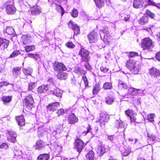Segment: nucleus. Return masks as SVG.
I'll return each mask as SVG.
<instances>
[{"instance_id": "obj_45", "label": "nucleus", "mask_w": 160, "mask_h": 160, "mask_svg": "<svg viewBox=\"0 0 160 160\" xmlns=\"http://www.w3.org/2000/svg\"><path fill=\"white\" fill-rule=\"evenodd\" d=\"M112 87L111 83L108 82H105L103 85V88L105 89H111Z\"/></svg>"}, {"instance_id": "obj_20", "label": "nucleus", "mask_w": 160, "mask_h": 160, "mask_svg": "<svg viewBox=\"0 0 160 160\" xmlns=\"http://www.w3.org/2000/svg\"><path fill=\"white\" fill-rule=\"evenodd\" d=\"M31 12L32 14L33 15L39 14L41 12V8L38 6H34L31 8Z\"/></svg>"}, {"instance_id": "obj_58", "label": "nucleus", "mask_w": 160, "mask_h": 160, "mask_svg": "<svg viewBox=\"0 0 160 160\" xmlns=\"http://www.w3.org/2000/svg\"><path fill=\"white\" fill-rule=\"evenodd\" d=\"M137 115L132 116L130 117L131 122H135L137 118L136 116Z\"/></svg>"}, {"instance_id": "obj_3", "label": "nucleus", "mask_w": 160, "mask_h": 160, "mask_svg": "<svg viewBox=\"0 0 160 160\" xmlns=\"http://www.w3.org/2000/svg\"><path fill=\"white\" fill-rule=\"evenodd\" d=\"M79 54L82 57L81 60L83 62H88L90 60L89 53L88 51L84 48H82L79 52Z\"/></svg>"}, {"instance_id": "obj_44", "label": "nucleus", "mask_w": 160, "mask_h": 160, "mask_svg": "<svg viewBox=\"0 0 160 160\" xmlns=\"http://www.w3.org/2000/svg\"><path fill=\"white\" fill-rule=\"evenodd\" d=\"M36 86V83L33 82H30L28 85V89L29 90L33 89Z\"/></svg>"}, {"instance_id": "obj_15", "label": "nucleus", "mask_w": 160, "mask_h": 160, "mask_svg": "<svg viewBox=\"0 0 160 160\" xmlns=\"http://www.w3.org/2000/svg\"><path fill=\"white\" fill-rule=\"evenodd\" d=\"M68 120L69 124H73L78 122V118L75 114H72L68 118Z\"/></svg>"}, {"instance_id": "obj_51", "label": "nucleus", "mask_w": 160, "mask_h": 160, "mask_svg": "<svg viewBox=\"0 0 160 160\" xmlns=\"http://www.w3.org/2000/svg\"><path fill=\"white\" fill-rule=\"evenodd\" d=\"M71 15L74 18L76 17L78 15L77 10L76 9H73L72 11Z\"/></svg>"}, {"instance_id": "obj_13", "label": "nucleus", "mask_w": 160, "mask_h": 160, "mask_svg": "<svg viewBox=\"0 0 160 160\" xmlns=\"http://www.w3.org/2000/svg\"><path fill=\"white\" fill-rule=\"evenodd\" d=\"M8 141L14 142L16 140V137L17 136L15 132L13 131L8 132Z\"/></svg>"}, {"instance_id": "obj_31", "label": "nucleus", "mask_w": 160, "mask_h": 160, "mask_svg": "<svg viewBox=\"0 0 160 160\" xmlns=\"http://www.w3.org/2000/svg\"><path fill=\"white\" fill-rule=\"evenodd\" d=\"M94 154L93 152L91 150L86 155V157L89 160H96L94 158Z\"/></svg>"}, {"instance_id": "obj_41", "label": "nucleus", "mask_w": 160, "mask_h": 160, "mask_svg": "<svg viewBox=\"0 0 160 160\" xmlns=\"http://www.w3.org/2000/svg\"><path fill=\"white\" fill-rule=\"evenodd\" d=\"M53 93L58 97H61L62 96V92L59 89L57 88L54 91Z\"/></svg>"}, {"instance_id": "obj_18", "label": "nucleus", "mask_w": 160, "mask_h": 160, "mask_svg": "<svg viewBox=\"0 0 160 160\" xmlns=\"http://www.w3.org/2000/svg\"><path fill=\"white\" fill-rule=\"evenodd\" d=\"M48 89V85H42L39 87L37 89V92L39 94L45 93Z\"/></svg>"}, {"instance_id": "obj_22", "label": "nucleus", "mask_w": 160, "mask_h": 160, "mask_svg": "<svg viewBox=\"0 0 160 160\" xmlns=\"http://www.w3.org/2000/svg\"><path fill=\"white\" fill-rule=\"evenodd\" d=\"M16 119L19 125L22 126L25 125V119L23 115L17 117Z\"/></svg>"}, {"instance_id": "obj_36", "label": "nucleus", "mask_w": 160, "mask_h": 160, "mask_svg": "<svg viewBox=\"0 0 160 160\" xmlns=\"http://www.w3.org/2000/svg\"><path fill=\"white\" fill-rule=\"evenodd\" d=\"M100 86L99 84H97L94 86L92 90V93L94 95L97 94L99 91L100 90Z\"/></svg>"}, {"instance_id": "obj_48", "label": "nucleus", "mask_w": 160, "mask_h": 160, "mask_svg": "<svg viewBox=\"0 0 160 160\" xmlns=\"http://www.w3.org/2000/svg\"><path fill=\"white\" fill-rule=\"evenodd\" d=\"M14 150L15 152V156H21L22 154V152L21 150L16 149L14 147Z\"/></svg>"}, {"instance_id": "obj_49", "label": "nucleus", "mask_w": 160, "mask_h": 160, "mask_svg": "<svg viewBox=\"0 0 160 160\" xmlns=\"http://www.w3.org/2000/svg\"><path fill=\"white\" fill-rule=\"evenodd\" d=\"M154 114L153 113H151L149 114L148 116L147 119L151 122H153L154 121Z\"/></svg>"}, {"instance_id": "obj_54", "label": "nucleus", "mask_w": 160, "mask_h": 160, "mask_svg": "<svg viewBox=\"0 0 160 160\" xmlns=\"http://www.w3.org/2000/svg\"><path fill=\"white\" fill-rule=\"evenodd\" d=\"M138 54L137 53L134 52H131L128 54V56L131 58L138 56Z\"/></svg>"}, {"instance_id": "obj_10", "label": "nucleus", "mask_w": 160, "mask_h": 160, "mask_svg": "<svg viewBox=\"0 0 160 160\" xmlns=\"http://www.w3.org/2000/svg\"><path fill=\"white\" fill-rule=\"evenodd\" d=\"M23 101L26 105L29 107L32 106L34 103L33 99L31 95L27 96Z\"/></svg>"}, {"instance_id": "obj_17", "label": "nucleus", "mask_w": 160, "mask_h": 160, "mask_svg": "<svg viewBox=\"0 0 160 160\" xmlns=\"http://www.w3.org/2000/svg\"><path fill=\"white\" fill-rule=\"evenodd\" d=\"M9 43V41L4 39L0 38V47L1 49H4L7 48Z\"/></svg>"}, {"instance_id": "obj_55", "label": "nucleus", "mask_w": 160, "mask_h": 160, "mask_svg": "<svg viewBox=\"0 0 160 160\" xmlns=\"http://www.w3.org/2000/svg\"><path fill=\"white\" fill-rule=\"evenodd\" d=\"M91 126L89 124L88 125V126L87 128V131L86 132L85 131H81V133H85V135H86L89 132H90V130H91Z\"/></svg>"}, {"instance_id": "obj_4", "label": "nucleus", "mask_w": 160, "mask_h": 160, "mask_svg": "<svg viewBox=\"0 0 160 160\" xmlns=\"http://www.w3.org/2000/svg\"><path fill=\"white\" fill-rule=\"evenodd\" d=\"M53 68L54 70L58 73L66 71L67 69L66 67L63 64L56 62L53 64Z\"/></svg>"}, {"instance_id": "obj_11", "label": "nucleus", "mask_w": 160, "mask_h": 160, "mask_svg": "<svg viewBox=\"0 0 160 160\" xmlns=\"http://www.w3.org/2000/svg\"><path fill=\"white\" fill-rule=\"evenodd\" d=\"M59 106V103L58 102L51 103L49 104L47 107V108L50 111L54 112L56 110L58 106Z\"/></svg>"}, {"instance_id": "obj_61", "label": "nucleus", "mask_w": 160, "mask_h": 160, "mask_svg": "<svg viewBox=\"0 0 160 160\" xmlns=\"http://www.w3.org/2000/svg\"><path fill=\"white\" fill-rule=\"evenodd\" d=\"M63 113H64V110L63 109H59L57 112V113L58 115V116L62 114Z\"/></svg>"}, {"instance_id": "obj_38", "label": "nucleus", "mask_w": 160, "mask_h": 160, "mask_svg": "<svg viewBox=\"0 0 160 160\" xmlns=\"http://www.w3.org/2000/svg\"><path fill=\"white\" fill-rule=\"evenodd\" d=\"M95 2L97 7L100 8L104 5L103 0H95Z\"/></svg>"}, {"instance_id": "obj_27", "label": "nucleus", "mask_w": 160, "mask_h": 160, "mask_svg": "<svg viewBox=\"0 0 160 160\" xmlns=\"http://www.w3.org/2000/svg\"><path fill=\"white\" fill-rule=\"evenodd\" d=\"M74 72L78 75L84 74L86 72L83 69L78 67H76L74 68Z\"/></svg>"}, {"instance_id": "obj_7", "label": "nucleus", "mask_w": 160, "mask_h": 160, "mask_svg": "<svg viewBox=\"0 0 160 160\" xmlns=\"http://www.w3.org/2000/svg\"><path fill=\"white\" fill-rule=\"evenodd\" d=\"M98 35L96 32L92 31L88 35V38L90 43L95 42L98 40Z\"/></svg>"}, {"instance_id": "obj_60", "label": "nucleus", "mask_w": 160, "mask_h": 160, "mask_svg": "<svg viewBox=\"0 0 160 160\" xmlns=\"http://www.w3.org/2000/svg\"><path fill=\"white\" fill-rule=\"evenodd\" d=\"M148 137L149 140H151L152 142H154L156 139V137L155 136L153 135H151V136L148 135Z\"/></svg>"}, {"instance_id": "obj_56", "label": "nucleus", "mask_w": 160, "mask_h": 160, "mask_svg": "<svg viewBox=\"0 0 160 160\" xmlns=\"http://www.w3.org/2000/svg\"><path fill=\"white\" fill-rule=\"evenodd\" d=\"M82 79L84 82L85 86L87 87L88 86V82L86 77V76H83L82 78Z\"/></svg>"}, {"instance_id": "obj_37", "label": "nucleus", "mask_w": 160, "mask_h": 160, "mask_svg": "<svg viewBox=\"0 0 160 160\" xmlns=\"http://www.w3.org/2000/svg\"><path fill=\"white\" fill-rule=\"evenodd\" d=\"M22 71L26 75H29L31 76V74L32 72V68H29L27 69L23 68Z\"/></svg>"}, {"instance_id": "obj_21", "label": "nucleus", "mask_w": 160, "mask_h": 160, "mask_svg": "<svg viewBox=\"0 0 160 160\" xmlns=\"http://www.w3.org/2000/svg\"><path fill=\"white\" fill-rule=\"evenodd\" d=\"M6 11L8 14H13L16 11V9L12 5H7L6 8Z\"/></svg>"}, {"instance_id": "obj_46", "label": "nucleus", "mask_w": 160, "mask_h": 160, "mask_svg": "<svg viewBox=\"0 0 160 160\" xmlns=\"http://www.w3.org/2000/svg\"><path fill=\"white\" fill-rule=\"evenodd\" d=\"M54 152L57 155V153H59L61 152L62 150L61 147L58 145L55 146L54 148Z\"/></svg>"}, {"instance_id": "obj_14", "label": "nucleus", "mask_w": 160, "mask_h": 160, "mask_svg": "<svg viewBox=\"0 0 160 160\" xmlns=\"http://www.w3.org/2000/svg\"><path fill=\"white\" fill-rule=\"evenodd\" d=\"M22 42L24 44H29L32 42V38L29 35H24L22 37Z\"/></svg>"}, {"instance_id": "obj_52", "label": "nucleus", "mask_w": 160, "mask_h": 160, "mask_svg": "<svg viewBox=\"0 0 160 160\" xmlns=\"http://www.w3.org/2000/svg\"><path fill=\"white\" fill-rule=\"evenodd\" d=\"M8 148V146L7 143H0V148L7 149Z\"/></svg>"}, {"instance_id": "obj_16", "label": "nucleus", "mask_w": 160, "mask_h": 160, "mask_svg": "<svg viewBox=\"0 0 160 160\" xmlns=\"http://www.w3.org/2000/svg\"><path fill=\"white\" fill-rule=\"evenodd\" d=\"M45 146V144L43 141L38 140L36 142L35 147L36 149L40 150L44 148Z\"/></svg>"}, {"instance_id": "obj_40", "label": "nucleus", "mask_w": 160, "mask_h": 160, "mask_svg": "<svg viewBox=\"0 0 160 160\" xmlns=\"http://www.w3.org/2000/svg\"><path fill=\"white\" fill-rule=\"evenodd\" d=\"M6 33L9 35H12L14 32V31L13 28L11 26L8 27L6 30Z\"/></svg>"}, {"instance_id": "obj_6", "label": "nucleus", "mask_w": 160, "mask_h": 160, "mask_svg": "<svg viewBox=\"0 0 160 160\" xmlns=\"http://www.w3.org/2000/svg\"><path fill=\"white\" fill-rule=\"evenodd\" d=\"M69 28H72L74 31V35H76L80 33V29L79 27L72 21H70L68 23Z\"/></svg>"}, {"instance_id": "obj_32", "label": "nucleus", "mask_w": 160, "mask_h": 160, "mask_svg": "<svg viewBox=\"0 0 160 160\" xmlns=\"http://www.w3.org/2000/svg\"><path fill=\"white\" fill-rule=\"evenodd\" d=\"M49 158L48 154H43L39 155L38 157V160H48Z\"/></svg>"}, {"instance_id": "obj_34", "label": "nucleus", "mask_w": 160, "mask_h": 160, "mask_svg": "<svg viewBox=\"0 0 160 160\" xmlns=\"http://www.w3.org/2000/svg\"><path fill=\"white\" fill-rule=\"evenodd\" d=\"M18 2L21 7L23 9H25L28 5L27 0H19Z\"/></svg>"}, {"instance_id": "obj_1", "label": "nucleus", "mask_w": 160, "mask_h": 160, "mask_svg": "<svg viewBox=\"0 0 160 160\" xmlns=\"http://www.w3.org/2000/svg\"><path fill=\"white\" fill-rule=\"evenodd\" d=\"M126 67L134 74L138 73L142 68L140 63L137 64L133 60H129L126 64Z\"/></svg>"}, {"instance_id": "obj_8", "label": "nucleus", "mask_w": 160, "mask_h": 160, "mask_svg": "<svg viewBox=\"0 0 160 160\" xmlns=\"http://www.w3.org/2000/svg\"><path fill=\"white\" fill-rule=\"evenodd\" d=\"M149 74L152 77L157 78L160 75V71L157 68L153 67L149 69Z\"/></svg>"}, {"instance_id": "obj_42", "label": "nucleus", "mask_w": 160, "mask_h": 160, "mask_svg": "<svg viewBox=\"0 0 160 160\" xmlns=\"http://www.w3.org/2000/svg\"><path fill=\"white\" fill-rule=\"evenodd\" d=\"M24 48L27 52H29L34 51L35 49L34 46H26Z\"/></svg>"}, {"instance_id": "obj_63", "label": "nucleus", "mask_w": 160, "mask_h": 160, "mask_svg": "<svg viewBox=\"0 0 160 160\" xmlns=\"http://www.w3.org/2000/svg\"><path fill=\"white\" fill-rule=\"evenodd\" d=\"M155 58L157 60L160 61V52H159L156 54Z\"/></svg>"}, {"instance_id": "obj_5", "label": "nucleus", "mask_w": 160, "mask_h": 160, "mask_svg": "<svg viewBox=\"0 0 160 160\" xmlns=\"http://www.w3.org/2000/svg\"><path fill=\"white\" fill-rule=\"evenodd\" d=\"M75 146L77 151L80 153L83 149L84 143L82 140L79 139H77L75 141Z\"/></svg>"}, {"instance_id": "obj_62", "label": "nucleus", "mask_w": 160, "mask_h": 160, "mask_svg": "<svg viewBox=\"0 0 160 160\" xmlns=\"http://www.w3.org/2000/svg\"><path fill=\"white\" fill-rule=\"evenodd\" d=\"M100 70L101 71L103 72L104 73L107 72L108 69L105 67H100Z\"/></svg>"}, {"instance_id": "obj_64", "label": "nucleus", "mask_w": 160, "mask_h": 160, "mask_svg": "<svg viewBox=\"0 0 160 160\" xmlns=\"http://www.w3.org/2000/svg\"><path fill=\"white\" fill-rule=\"evenodd\" d=\"M84 66L86 69H87V70H89L91 69V66H90V64L88 63H86L85 64Z\"/></svg>"}, {"instance_id": "obj_35", "label": "nucleus", "mask_w": 160, "mask_h": 160, "mask_svg": "<svg viewBox=\"0 0 160 160\" xmlns=\"http://www.w3.org/2000/svg\"><path fill=\"white\" fill-rule=\"evenodd\" d=\"M114 101V98L112 96L109 95L105 98V102L108 104L112 103Z\"/></svg>"}, {"instance_id": "obj_39", "label": "nucleus", "mask_w": 160, "mask_h": 160, "mask_svg": "<svg viewBox=\"0 0 160 160\" xmlns=\"http://www.w3.org/2000/svg\"><path fill=\"white\" fill-rule=\"evenodd\" d=\"M125 113L126 115H127L129 117L132 116L137 115V114L136 113L134 112L133 111L131 110H126L125 111Z\"/></svg>"}, {"instance_id": "obj_2", "label": "nucleus", "mask_w": 160, "mask_h": 160, "mask_svg": "<svg viewBox=\"0 0 160 160\" xmlns=\"http://www.w3.org/2000/svg\"><path fill=\"white\" fill-rule=\"evenodd\" d=\"M154 46V42L148 38H145L142 40L141 47L144 49H150Z\"/></svg>"}, {"instance_id": "obj_23", "label": "nucleus", "mask_w": 160, "mask_h": 160, "mask_svg": "<svg viewBox=\"0 0 160 160\" xmlns=\"http://www.w3.org/2000/svg\"><path fill=\"white\" fill-rule=\"evenodd\" d=\"M101 118L100 119V122H101V124L103 123V124H104V122H107L109 119V117L108 115H106L104 113H102L100 114Z\"/></svg>"}, {"instance_id": "obj_29", "label": "nucleus", "mask_w": 160, "mask_h": 160, "mask_svg": "<svg viewBox=\"0 0 160 160\" xmlns=\"http://www.w3.org/2000/svg\"><path fill=\"white\" fill-rule=\"evenodd\" d=\"M58 79H66L67 77V74L66 72H60L57 75Z\"/></svg>"}, {"instance_id": "obj_9", "label": "nucleus", "mask_w": 160, "mask_h": 160, "mask_svg": "<svg viewBox=\"0 0 160 160\" xmlns=\"http://www.w3.org/2000/svg\"><path fill=\"white\" fill-rule=\"evenodd\" d=\"M117 128L118 132H124L127 125L121 121L117 120Z\"/></svg>"}, {"instance_id": "obj_50", "label": "nucleus", "mask_w": 160, "mask_h": 160, "mask_svg": "<svg viewBox=\"0 0 160 160\" xmlns=\"http://www.w3.org/2000/svg\"><path fill=\"white\" fill-rule=\"evenodd\" d=\"M146 13L147 15L148 16L152 18H153L155 16V14L154 13L151 12L149 10H147L146 12Z\"/></svg>"}, {"instance_id": "obj_26", "label": "nucleus", "mask_w": 160, "mask_h": 160, "mask_svg": "<svg viewBox=\"0 0 160 160\" xmlns=\"http://www.w3.org/2000/svg\"><path fill=\"white\" fill-rule=\"evenodd\" d=\"M148 22V17L144 16L142 17L139 21V23L141 25L146 24Z\"/></svg>"}, {"instance_id": "obj_24", "label": "nucleus", "mask_w": 160, "mask_h": 160, "mask_svg": "<svg viewBox=\"0 0 160 160\" xmlns=\"http://www.w3.org/2000/svg\"><path fill=\"white\" fill-rule=\"evenodd\" d=\"M106 150L103 145H98L97 150V153L100 155H102Z\"/></svg>"}, {"instance_id": "obj_53", "label": "nucleus", "mask_w": 160, "mask_h": 160, "mask_svg": "<svg viewBox=\"0 0 160 160\" xmlns=\"http://www.w3.org/2000/svg\"><path fill=\"white\" fill-rule=\"evenodd\" d=\"M102 33H103L104 35L106 34H109L108 28L107 27V28H106L105 29L102 30L100 31V36L102 35Z\"/></svg>"}, {"instance_id": "obj_19", "label": "nucleus", "mask_w": 160, "mask_h": 160, "mask_svg": "<svg viewBox=\"0 0 160 160\" xmlns=\"http://www.w3.org/2000/svg\"><path fill=\"white\" fill-rule=\"evenodd\" d=\"M144 3L143 0H134L133 1V7L135 8L142 7Z\"/></svg>"}, {"instance_id": "obj_12", "label": "nucleus", "mask_w": 160, "mask_h": 160, "mask_svg": "<svg viewBox=\"0 0 160 160\" xmlns=\"http://www.w3.org/2000/svg\"><path fill=\"white\" fill-rule=\"evenodd\" d=\"M100 37L101 39H102L106 44H109V43L112 39L111 37L109 34L104 35L103 33H102V35L100 36Z\"/></svg>"}, {"instance_id": "obj_25", "label": "nucleus", "mask_w": 160, "mask_h": 160, "mask_svg": "<svg viewBox=\"0 0 160 160\" xmlns=\"http://www.w3.org/2000/svg\"><path fill=\"white\" fill-rule=\"evenodd\" d=\"M21 67H16L13 68L12 70L13 76L15 77H17L20 74Z\"/></svg>"}, {"instance_id": "obj_57", "label": "nucleus", "mask_w": 160, "mask_h": 160, "mask_svg": "<svg viewBox=\"0 0 160 160\" xmlns=\"http://www.w3.org/2000/svg\"><path fill=\"white\" fill-rule=\"evenodd\" d=\"M19 54H20V52L19 51H14L12 53L10 57H14L16 56H17Z\"/></svg>"}, {"instance_id": "obj_33", "label": "nucleus", "mask_w": 160, "mask_h": 160, "mask_svg": "<svg viewBox=\"0 0 160 160\" xmlns=\"http://www.w3.org/2000/svg\"><path fill=\"white\" fill-rule=\"evenodd\" d=\"M121 152L123 156H127L130 153V149L128 147H125L121 151Z\"/></svg>"}, {"instance_id": "obj_47", "label": "nucleus", "mask_w": 160, "mask_h": 160, "mask_svg": "<svg viewBox=\"0 0 160 160\" xmlns=\"http://www.w3.org/2000/svg\"><path fill=\"white\" fill-rule=\"evenodd\" d=\"M2 101L4 102H9L12 99V97L10 96H4L2 98Z\"/></svg>"}, {"instance_id": "obj_43", "label": "nucleus", "mask_w": 160, "mask_h": 160, "mask_svg": "<svg viewBox=\"0 0 160 160\" xmlns=\"http://www.w3.org/2000/svg\"><path fill=\"white\" fill-rule=\"evenodd\" d=\"M146 2H147L148 3V5H152L153 6H154L157 7H158V8L160 9V3H158L157 5L154 2L151 1V0H146L145 1Z\"/></svg>"}, {"instance_id": "obj_30", "label": "nucleus", "mask_w": 160, "mask_h": 160, "mask_svg": "<svg viewBox=\"0 0 160 160\" xmlns=\"http://www.w3.org/2000/svg\"><path fill=\"white\" fill-rule=\"evenodd\" d=\"M139 89H137L132 88H129L128 90V93L132 96L138 93Z\"/></svg>"}, {"instance_id": "obj_28", "label": "nucleus", "mask_w": 160, "mask_h": 160, "mask_svg": "<svg viewBox=\"0 0 160 160\" xmlns=\"http://www.w3.org/2000/svg\"><path fill=\"white\" fill-rule=\"evenodd\" d=\"M118 87L120 89H126L128 88V86L126 83L120 81L118 83Z\"/></svg>"}, {"instance_id": "obj_59", "label": "nucleus", "mask_w": 160, "mask_h": 160, "mask_svg": "<svg viewBox=\"0 0 160 160\" xmlns=\"http://www.w3.org/2000/svg\"><path fill=\"white\" fill-rule=\"evenodd\" d=\"M66 45L68 48H73L75 47L74 45L71 42H67L66 43Z\"/></svg>"}]
</instances>
